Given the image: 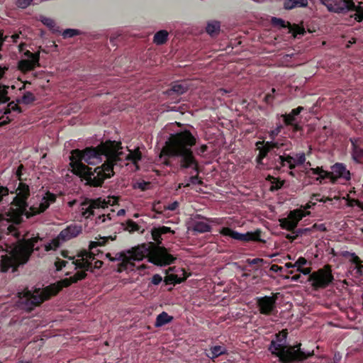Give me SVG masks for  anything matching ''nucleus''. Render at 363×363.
<instances>
[{"label": "nucleus", "mask_w": 363, "mask_h": 363, "mask_svg": "<svg viewBox=\"0 0 363 363\" xmlns=\"http://www.w3.org/2000/svg\"><path fill=\"white\" fill-rule=\"evenodd\" d=\"M184 280H185V278L179 277L177 274H174L167 275L164 279V281H165L166 284H174V285H175L177 284H181L183 281H184Z\"/></svg>", "instance_id": "obj_38"}, {"label": "nucleus", "mask_w": 363, "mask_h": 363, "mask_svg": "<svg viewBox=\"0 0 363 363\" xmlns=\"http://www.w3.org/2000/svg\"><path fill=\"white\" fill-rule=\"evenodd\" d=\"M42 23L51 30H54L55 22L50 18L43 17L41 20Z\"/></svg>", "instance_id": "obj_49"}, {"label": "nucleus", "mask_w": 363, "mask_h": 363, "mask_svg": "<svg viewBox=\"0 0 363 363\" xmlns=\"http://www.w3.org/2000/svg\"><path fill=\"white\" fill-rule=\"evenodd\" d=\"M9 193V190L7 187L0 185V203L1 202L4 196H7Z\"/></svg>", "instance_id": "obj_61"}, {"label": "nucleus", "mask_w": 363, "mask_h": 363, "mask_svg": "<svg viewBox=\"0 0 363 363\" xmlns=\"http://www.w3.org/2000/svg\"><path fill=\"white\" fill-rule=\"evenodd\" d=\"M271 23L274 26H279L282 28H288L289 29V32L291 31L292 25L289 22H286L281 18L272 17L271 19Z\"/></svg>", "instance_id": "obj_37"}, {"label": "nucleus", "mask_w": 363, "mask_h": 363, "mask_svg": "<svg viewBox=\"0 0 363 363\" xmlns=\"http://www.w3.org/2000/svg\"><path fill=\"white\" fill-rule=\"evenodd\" d=\"M276 92V89L274 88H272L271 89V91L267 93L264 97V101L267 104V105H269V106H272L273 105V101H274V94Z\"/></svg>", "instance_id": "obj_45"}, {"label": "nucleus", "mask_w": 363, "mask_h": 363, "mask_svg": "<svg viewBox=\"0 0 363 363\" xmlns=\"http://www.w3.org/2000/svg\"><path fill=\"white\" fill-rule=\"evenodd\" d=\"M308 6V0H284V7L291 10L297 7H306Z\"/></svg>", "instance_id": "obj_28"}, {"label": "nucleus", "mask_w": 363, "mask_h": 363, "mask_svg": "<svg viewBox=\"0 0 363 363\" xmlns=\"http://www.w3.org/2000/svg\"><path fill=\"white\" fill-rule=\"evenodd\" d=\"M140 228L141 227L133 220L129 219L126 221L125 230L129 231L130 233L139 231Z\"/></svg>", "instance_id": "obj_39"}, {"label": "nucleus", "mask_w": 363, "mask_h": 363, "mask_svg": "<svg viewBox=\"0 0 363 363\" xmlns=\"http://www.w3.org/2000/svg\"><path fill=\"white\" fill-rule=\"evenodd\" d=\"M150 182L145 181L138 182L133 185L134 189H139L141 191H146L150 188Z\"/></svg>", "instance_id": "obj_46"}, {"label": "nucleus", "mask_w": 363, "mask_h": 363, "mask_svg": "<svg viewBox=\"0 0 363 363\" xmlns=\"http://www.w3.org/2000/svg\"><path fill=\"white\" fill-rule=\"evenodd\" d=\"M220 27V26L218 21H211L207 24L206 30L210 35L213 36L219 33Z\"/></svg>", "instance_id": "obj_36"}, {"label": "nucleus", "mask_w": 363, "mask_h": 363, "mask_svg": "<svg viewBox=\"0 0 363 363\" xmlns=\"http://www.w3.org/2000/svg\"><path fill=\"white\" fill-rule=\"evenodd\" d=\"M280 226L282 229L291 231L294 233V230L296 228V223L292 221L289 217L284 218L280 220Z\"/></svg>", "instance_id": "obj_30"}, {"label": "nucleus", "mask_w": 363, "mask_h": 363, "mask_svg": "<svg viewBox=\"0 0 363 363\" xmlns=\"http://www.w3.org/2000/svg\"><path fill=\"white\" fill-rule=\"evenodd\" d=\"M57 196L55 194L48 191L45 193V195L43 197L40 203L38 206L33 205L30 206V211H27V214L26 215L29 218L45 212L50 207L51 203L55 202Z\"/></svg>", "instance_id": "obj_15"}, {"label": "nucleus", "mask_w": 363, "mask_h": 363, "mask_svg": "<svg viewBox=\"0 0 363 363\" xmlns=\"http://www.w3.org/2000/svg\"><path fill=\"white\" fill-rule=\"evenodd\" d=\"M35 100V97L34 94L30 91H26L21 101L18 100V103H23L24 104H30L34 102Z\"/></svg>", "instance_id": "obj_41"}, {"label": "nucleus", "mask_w": 363, "mask_h": 363, "mask_svg": "<svg viewBox=\"0 0 363 363\" xmlns=\"http://www.w3.org/2000/svg\"><path fill=\"white\" fill-rule=\"evenodd\" d=\"M167 37L168 32L164 30H161L155 34L153 41L157 45H163L167 42Z\"/></svg>", "instance_id": "obj_32"}, {"label": "nucleus", "mask_w": 363, "mask_h": 363, "mask_svg": "<svg viewBox=\"0 0 363 363\" xmlns=\"http://www.w3.org/2000/svg\"><path fill=\"white\" fill-rule=\"evenodd\" d=\"M297 159L296 160V165H301L306 162V155L302 152L296 155Z\"/></svg>", "instance_id": "obj_58"}, {"label": "nucleus", "mask_w": 363, "mask_h": 363, "mask_svg": "<svg viewBox=\"0 0 363 363\" xmlns=\"http://www.w3.org/2000/svg\"><path fill=\"white\" fill-rule=\"evenodd\" d=\"M326 8L330 12L346 14L354 9V2L353 0H330Z\"/></svg>", "instance_id": "obj_14"}, {"label": "nucleus", "mask_w": 363, "mask_h": 363, "mask_svg": "<svg viewBox=\"0 0 363 363\" xmlns=\"http://www.w3.org/2000/svg\"><path fill=\"white\" fill-rule=\"evenodd\" d=\"M287 335V330L279 332L268 347L272 354L278 357L280 363H299L313 355V351H303L301 343L294 345H286Z\"/></svg>", "instance_id": "obj_5"}, {"label": "nucleus", "mask_w": 363, "mask_h": 363, "mask_svg": "<svg viewBox=\"0 0 363 363\" xmlns=\"http://www.w3.org/2000/svg\"><path fill=\"white\" fill-rule=\"evenodd\" d=\"M334 280L332 274L331 266L327 264L323 268L312 272L308 276V281L311 283L312 288L318 291L320 289L327 288Z\"/></svg>", "instance_id": "obj_9"}, {"label": "nucleus", "mask_w": 363, "mask_h": 363, "mask_svg": "<svg viewBox=\"0 0 363 363\" xmlns=\"http://www.w3.org/2000/svg\"><path fill=\"white\" fill-rule=\"evenodd\" d=\"M306 263H307L306 259L301 257L296 260V262L294 263V265H296V267H297V270H298V269L301 268L303 266L306 264Z\"/></svg>", "instance_id": "obj_59"}, {"label": "nucleus", "mask_w": 363, "mask_h": 363, "mask_svg": "<svg viewBox=\"0 0 363 363\" xmlns=\"http://www.w3.org/2000/svg\"><path fill=\"white\" fill-rule=\"evenodd\" d=\"M305 213L301 209H296L291 211L289 213V218L296 223V226L298 222L305 216Z\"/></svg>", "instance_id": "obj_35"}, {"label": "nucleus", "mask_w": 363, "mask_h": 363, "mask_svg": "<svg viewBox=\"0 0 363 363\" xmlns=\"http://www.w3.org/2000/svg\"><path fill=\"white\" fill-rule=\"evenodd\" d=\"M8 86L0 84V104L9 101V97L8 96Z\"/></svg>", "instance_id": "obj_40"}, {"label": "nucleus", "mask_w": 363, "mask_h": 363, "mask_svg": "<svg viewBox=\"0 0 363 363\" xmlns=\"http://www.w3.org/2000/svg\"><path fill=\"white\" fill-rule=\"evenodd\" d=\"M267 179L272 184V186L269 188V190L271 191H275L281 189L284 184V180H280L279 179L274 177L273 176L270 175L268 176Z\"/></svg>", "instance_id": "obj_33"}, {"label": "nucleus", "mask_w": 363, "mask_h": 363, "mask_svg": "<svg viewBox=\"0 0 363 363\" xmlns=\"http://www.w3.org/2000/svg\"><path fill=\"white\" fill-rule=\"evenodd\" d=\"M256 146L259 149V155L256 157V161L258 164H262V160L265 158L267 154L272 150L267 143L264 141H258L256 143Z\"/></svg>", "instance_id": "obj_25"}, {"label": "nucleus", "mask_w": 363, "mask_h": 363, "mask_svg": "<svg viewBox=\"0 0 363 363\" xmlns=\"http://www.w3.org/2000/svg\"><path fill=\"white\" fill-rule=\"evenodd\" d=\"M16 262V257L14 256L3 255L0 264L1 271L6 272L11 268H15Z\"/></svg>", "instance_id": "obj_24"}, {"label": "nucleus", "mask_w": 363, "mask_h": 363, "mask_svg": "<svg viewBox=\"0 0 363 363\" xmlns=\"http://www.w3.org/2000/svg\"><path fill=\"white\" fill-rule=\"evenodd\" d=\"M86 275L85 272L78 271L69 278L62 279L55 284L46 286L43 291L38 289L33 293L28 290L20 292L18 293V307L26 311H31L45 301L56 296L63 288H67L72 284L84 279Z\"/></svg>", "instance_id": "obj_4"}, {"label": "nucleus", "mask_w": 363, "mask_h": 363, "mask_svg": "<svg viewBox=\"0 0 363 363\" xmlns=\"http://www.w3.org/2000/svg\"><path fill=\"white\" fill-rule=\"evenodd\" d=\"M350 141L352 145V157L354 161L357 163H359L361 160L363 159V148L360 147L357 142L359 141L358 138H350Z\"/></svg>", "instance_id": "obj_22"}, {"label": "nucleus", "mask_w": 363, "mask_h": 363, "mask_svg": "<svg viewBox=\"0 0 363 363\" xmlns=\"http://www.w3.org/2000/svg\"><path fill=\"white\" fill-rule=\"evenodd\" d=\"M192 229L195 232L199 233H204L210 232L211 230V227L210 225L203 221H194L193 223Z\"/></svg>", "instance_id": "obj_29"}, {"label": "nucleus", "mask_w": 363, "mask_h": 363, "mask_svg": "<svg viewBox=\"0 0 363 363\" xmlns=\"http://www.w3.org/2000/svg\"><path fill=\"white\" fill-rule=\"evenodd\" d=\"M312 232V228H298L295 229L294 231V234H296V236H302L303 235H308Z\"/></svg>", "instance_id": "obj_50"}, {"label": "nucleus", "mask_w": 363, "mask_h": 363, "mask_svg": "<svg viewBox=\"0 0 363 363\" xmlns=\"http://www.w3.org/2000/svg\"><path fill=\"white\" fill-rule=\"evenodd\" d=\"M122 146L121 142L115 140H106L101 143L96 147H88L83 150L75 149L71 152L70 166L75 167L77 163H83L82 161L88 164L95 165L102 162L103 158L106 160L103 164L118 165L123 167V162L121 157L123 152L121 150Z\"/></svg>", "instance_id": "obj_3"}, {"label": "nucleus", "mask_w": 363, "mask_h": 363, "mask_svg": "<svg viewBox=\"0 0 363 363\" xmlns=\"http://www.w3.org/2000/svg\"><path fill=\"white\" fill-rule=\"evenodd\" d=\"M17 111L18 113H21L22 110L21 108L16 104L14 101H11L9 103L7 107L4 109V114L10 113L11 111Z\"/></svg>", "instance_id": "obj_42"}, {"label": "nucleus", "mask_w": 363, "mask_h": 363, "mask_svg": "<svg viewBox=\"0 0 363 363\" xmlns=\"http://www.w3.org/2000/svg\"><path fill=\"white\" fill-rule=\"evenodd\" d=\"M264 262V259L262 258H255L252 259H248L247 260V262L249 265L259 264L263 263Z\"/></svg>", "instance_id": "obj_62"}, {"label": "nucleus", "mask_w": 363, "mask_h": 363, "mask_svg": "<svg viewBox=\"0 0 363 363\" xmlns=\"http://www.w3.org/2000/svg\"><path fill=\"white\" fill-rule=\"evenodd\" d=\"M343 256L345 257H349L350 262L352 264H354L356 265L354 267L356 269V273L359 276H361L362 274V269H363V264H362V259L354 252H351L349 251L344 252Z\"/></svg>", "instance_id": "obj_23"}, {"label": "nucleus", "mask_w": 363, "mask_h": 363, "mask_svg": "<svg viewBox=\"0 0 363 363\" xmlns=\"http://www.w3.org/2000/svg\"><path fill=\"white\" fill-rule=\"evenodd\" d=\"M275 161H276V163L279 164V166H278V165L277 166V169H280L281 167H286V163H285L283 155H279L278 158Z\"/></svg>", "instance_id": "obj_60"}, {"label": "nucleus", "mask_w": 363, "mask_h": 363, "mask_svg": "<svg viewBox=\"0 0 363 363\" xmlns=\"http://www.w3.org/2000/svg\"><path fill=\"white\" fill-rule=\"evenodd\" d=\"M107 219H108V220H111V219L110 214H107V215H105V214L99 215V216L96 218V224H101V223H104Z\"/></svg>", "instance_id": "obj_57"}, {"label": "nucleus", "mask_w": 363, "mask_h": 363, "mask_svg": "<svg viewBox=\"0 0 363 363\" xmlns=\"http://www.w3.org/2000/svg\"><path fill=\"white\" fill-rule=\"evenodd\" d=\"M362 2L359 1L358 4L356 5L354 4V9L352 11H354L355 13L351 16V17H353L354 20L357 22H362L363 21V6Z\"/></svg>", "instance_id": "obj_34"}, {"label": "nucleus", "mask_w": 363, "mask_h": 363, "mask_svg": "<svg viewBox=\"0 0 363 363\" xmlns=\"http://www.w3.org/2000/svg\"><path fill=\"white\" fill-rule=\"evenodd\" d=\"M188 90V86L184 82H177L172 84L171 88L167 90L168 96H172L173 95H181Z\"/></svg>", "instance_id": "obj_21"}, {"label": "nucleus", "mask_w": 363, "mask_h": 363, "mask_svg": "<svg viewBox=\"0 0 363 363\" xmlns=\"http://www.w3.org/2000/svg\"><path fill=\"white\" fill-rule=\"evenodd\" d=\"M266 143L267 145H268L271 150H273L274 148L280 149L284 145V143H279V141H267Z\"/></svg>", "instance_id": "obj_55"}, {"label": "nucleus", "mask_w": 363, "mask_h": 363, "mask_svg": "<svg viewBox=\"0 0 363 363\" xmlns=\"http://www.w3.org/2000/svg\"><path fill=\"white\" fill-rule=\"evenodd\" d=\"M162 281V278L160 274H154L152 277L151 282L154 285H158Z\"/></svg>", "instance_id": "obj_63"}, {"label": "nucleus", "mask_w": 363, "mask_h": 363, "mask_svg": "<svg viewBox=\"0 0 363 363\" xmlns=\"http://www.w3.org/2000/svg\"><path fill=\"white\" fill-rule=\"evenodd\" d=\"M116 238V235L114 236H107L100 238L98 241H91L89 245V250H93L99 246H104L108 240H114Z\"/></svg>", "instance_id": "obj_31"}, {"label": "nucleus", "mask_w": 363, "mask_h": 363, "mask_svg": "<svg viewBox=\"0 0 363 363\" xmlns=\"http://www.w3.org/2000/svg\"><path fill=\"white\" fill-rule=\"evenodd\" d=\"M118 202L116 197H108V199L99 197L96 199L86 198L81 203L79 211L82 216L89 219L95 215V211L101 208L104 209L108 206H113Z\"/></svg>", "instance_id": "obj_8"}, {"label": "nucleus", "mask_w": 363, "mask_h": 363, "mask_svg": "<svg viewBox=\"0 0 363 363\" xmlns=\"http://www.w3.org/2000/svg\"><path fill=\"white\" fill-rule=\"evenodd\" d=\"M174 231L171 229L169 227L167 226H160L158 228H153L151 230V235L153 240V242L156 246H160L162 243V235L167 233L174 234Z\"/></svg>", "instance_id": "obj_19"}, {"label": "nucleus", "mask_w": 363, "mask_h": 363, "mask_svg": "<svg viewBox=\"0 0 363 363\" xmlns=\"http://www.w3.org/2000/svg\"><path fill=\"white\" fill-rule=\"evenodd\" d=\"M225 354H228V351L225 347L216 345L210 348L209 351L206 353V356L214 361L219 356Z\"/></svg>", "instance_id": "obj_26"}, {"label": "nucleus", "mask_w": 363, "mask_h": 363, "mask_svg": "<svg viewBox=\"0 0 363 363\" xmlns=\"http://www.w3.org/2000/svg\"><path fill=\"white\" fill-rule=\"evenodd\" d=\"M333 174V173H330V172L323 169V172H321L320 174H318V177L316 178V180L321 183L322 180L325 179H329L332 182Z\"/></svg>", "instance_id": "obj_48"}, {"label": "nucleus", "mask_w": 363, "mask_h": 363, "mask_svg": "<svg viewBox=\"0 0 363 363\" xmlns=\"http://www.w3.org/2000/svg\"><path fill=\"white\" fill-rule=\"evenodd\" d=\"M303 110L304 108L303 106H298L297 108L292 109L289 113L296 118V116H298Z\"/></svg>", "instance_id": "obj_64"}, {"label": "nucleus", "mask_w": 363, "mask_h": 363, "mask_svg": "<svg viewBox=\"0 0 363 363\" xmlns=\"http://www.w3.org/2000/svg\"><path fill=\"white\" fill-rule=\"evenodd\" d=\"M173 317L168 315L167 313L163 311L160 313L157 318L155 323V326L156 328L162 327L167 323H169L172 321Z\"/></svg>", "instance_id": "obj_27"}, {"label": "nucleus", "mask_w": 363, "mask_h": 363, "mask_svg": "<svg viewBox=\"0 0 363 363\" xmlns=\"http://www.w3.org/2000/svg\"><path fill=\"white\" fill-rule=\"evenodd\" d=\"M23 55L28 59L21 60L18 62V69L23 73L34 70L35 67L40 66V52L33 53L26 50Z\"/></svg>", "instance_id": "obj_13"}, {"label": "nucleus", "mask_w": 363, "mask_h": 363, "mask_svg": "<svg viewBox=\"0 0 363 363\" xmlns=\"http://www.w3.org/2000/svg\"><path fill=\"white\" fill-rule=\"evenodd\" d=\"M129 152H130L128 155H125L123 152V155L121 156L123 162H121V163H123V167L124 165L128 164V161H130L135 165L137 169H139L138 163L142 160V153L140 149L136 148L134 150H129Z\"/></svg>", "instance_id": "obj_20"}, {"label": "nucleus", "mask_w": 363, "mask_h": 363, "mask_svg": "<svg viewBox=\"0 0 363 363\" xmlns=\"http://www.w3.org/2000/svg\"><path fill=\"white\" fill-rule=\"evenodd\" d=\"M196 143V138L189 130L171 134L166 141L160 154V158L163 164L167 167H172V158H178V165L180 169H191L196 173L188 179V182L184 187H189L191 184H203L199 177V164L196 158L192 147Z\"/></svg>", "instance_id": "obj_1"}, {"label": "nucleus", "mask_w": 363, "mask_h": 363, "mask_svg": "<svg viewBox=\"0 0 363 363\" xmlns=\"http://www.w3.org/2000/svg\"><path fill=\"white\" fill-rule=\"evenodd\" d=\"M82 228L81 225H70L60 233L57 238L62 241H67L78 236L82 233Z\"/></svg>", "instance_id": "obj_18"}, {"label": "nucleus", "mask_w": 363, "mask_h": 363, "mask_svg": "<svg viewBox=\"0 0 363 363\" xmlns=\"http://www.w3.org/2000/svg\"><path fill=\"white\" fill-rule=\"evenodd\" d=\"M290 33H291L294 36H296L297 34L303 35L305 33V30L298 25L294 24L292 25L291 31Z\"/></svg>", "instance_id": "obj_52"}, {"label": "nucleus", "mask_w": 363, "mask_h": 363, "mask_svg": "<svg viewBox=\"0 0 363 363\" xmlns=\"http://www.w3.org/2000/svg\"><path fill=\"white\" fill-rule=\"evenodd\" d=\"M118 165L102 164L94 169L84 163H77L72 168V172L79 176L86 185L99 187L101 186L104 180L114 175L113 169Z\"/></svg>", "instance_id": "obj_6"}, {"label": "nucleus", "mask_w": 363, "mask_h": 363, "mask_svg": "<svg viewBox=\"0 0 363 363\" xmlns=\"http://www.w3.org/2000/svg\"><path fill=\"white\" fill-rule=\"evenodd\" d=\"M78 258L72 261V264H74L75 269H81L85 273L86 272H93V263L95 260V255L92 252L84 251L78 255Z\"/></svg>", "instance_id": "obj_16"}, {"label": "nucleus", "mask_w": 363, "mask_h": 363, "mask_svg": "<svg viewBox=\"0 0 363 363\" xmlns=\"http://www.w3.org/2000/svg\"><path fill=\"white\" fill-rule=\"evenodd\" d=\"M40 238L33 237L31 238H23L18 242L15 248V253L19 257L21 263H26L29 259L35 244L40 240Z\"/></svg>", "instance_id": "obj_12"}, {"label": "nucleus", "mask_w": 363, "mask_h": 363, "mask_svg": "<svg viewBox=\"0 0 363 363\" xmlns=\"http://www.w3.org/2000/svg\"><path fill=\"white\" fill-rule=\"evenodd\" d=\"M284 126L282 125H277L274 129L272 130L269 133V136L272 139H274L283 129Z\"/></svg>", "instance_id": "obj_53"}, {"label": "nucleus", "mask_w": 363, "mask_h": 363, "mask_svg": "<svg viewBox=\"0 0 363 363\" xmlns=\"http://www.w3.org/2000/svg\"><path fill=\"white\" fill-rule=\"evenodd\" d=\"M285 125L289 126L296 122V118L290 113H284L281 116Z\"/></svg>", "instance_id": "obj_43"}, {"label": "nucleus", "mask_w": 363, "mask_h": 363, "mask_svg": "<svg viewBox=\"0 0 363 363\" xmlns=\"http://www.w3.org/2000/svg\"><path fill=\"white\" fill-rule=\"evenodd\" d=\"M16 192V195L11 203L8 215L12 222L19 224L23 220V216L27 214L28 206L27 201L30 195V187L26 183L21 182Z\"/></svg>", "instance_id": "obj_7"}, {"label": "nucleus", "mask_w": 363, "mask_h": 363, "mask_svg": "<svg viewBox=\"0 0 363 363\" xmlns=\"http://www.w3.org/2000/svg\"><path fill=\"white\" fill-rule=\"evenodd\" d=\"M310 228H312V232L314 230L316 231H320V232H325L327 231V228L324 223H315L313 224Z\"/></svg>", "instance_id": "obj_54"}, {"label": "nucleus", "mask_w": 363, "mask_h": 363, "mask_svg": "<svg viewBox=\"0 0 363 363\" xmlns=\"http://www.w3.org/2000/svg\"><path fill=\"white\" fill-rule=\"evenodd\" d=\"M279 293H272V296L257 297L256 305L260 314L264 315H272L277 312V301Z\"/></svg>", "instance_id": "obj_10"}, {"label": "nucleus", "mask_w": 363, "mask_h": 363, "mask_svg": "<svg viewBox=\"0 0 363 363\" xmlns=\"http://www.w3.org/2000/svg\"><path fill=\"white\" fill-rule=\"evenodd\" d=\"M219 233L223 236H228L236 240L265 242L264 240L261 239L262 231L259 229L256 230L255 232H247L243 234L235 231L228 227H223L219 230Z\"/></svg>", "instance_id": "obj_11"}, {"label": "nucleus", "mask_w": 363, "mask_h": 363, "mask_svg": "<svg viewBox=\"0 0 363 363\" xmlns=\"http://www.w3.org/2000/svg\"><path fill=\"white\" fill-rule=\"evenodd\" d=\"M284 161L286 163V166L287 165L290 169H295L296 164V160L289 155H283Z\"/></svg>", "instance_id": "obj_44"}, {"label": "nucleus", "mask_w": 363, "mask_h": 363, "mask_svg": "<svg viewBox=\"0 0 363 363\" xmlns=\"http://www.w3.org/2000/svg\"><path fill=\"white\" fill-rule=\"evenodd\" d=\"M147 257L149 262L157 266H166L173 264L176 258L167 252L163 246H156L152 242L143 243L133 247L127 252H122L116 255V257L111 260H118L116 271H133L135 267L134 261H140Z\"/></svg>", "instance_id": "obj_2"}, {"label": "nucleus", "mask_w": 363, "mask_h": 363, "mask_svg": "<svg viewBox=\"0 0 363 363\" xmlns=\"http://www.w3.org/2000/svg\"><path fill=\"white\" fill-rule=\"evenodd\" d=\"M79 34V31L76 29L68 28L63 31L62 35L64 38H72Z\"/></svg>", "instance_id": "obj_47"}, {"label": "nucleus", "mask_w": 363, "mask_h": 363, "mask_svg": "<svg viewBox=\"0 0 363 363\" xmlns=\"http://www.w3.org/2000/svg\"><path fill=\"white\" fill-rule=\"evenodd\" d=\"M67 261L60 259L59 258L55 262V266L56 267L57 271H60L63 267L66 266L67 264Z\"/></svg>", "instance_id": "obj_56"}, {"label": "nucleus", "mask_w": 363, "mask_h": 363, "mask_svg": "<svg viewBox=\"0 0 363 363\" xmlns=\"http://www.w3.org/2000/svg\"><path fill=\"white\" fill-rule=\"evenodd\" d=\"M33 2V0H16V5L20 9H26Z\"/></svg>", "instance_id": "obj_51"}, {"label": "nucleus", "mask_w": 363, "mask_h": 363, "mask_svg": "<svg viewBox=\"0 0 363 363\" xmlns=\"http://www.w3.org/2000/svg\"><path fill=\"white\" fill-rule=\"evenodd\" d=\"M331 169L332 171L330 172L333 173L332 176V183L335 184L337 179L340 178L346 181L350 180V172L347 169L345 164L337 162L331 166Z\"/></svg>", "instance_id": "obj_17"}]
</instances>
